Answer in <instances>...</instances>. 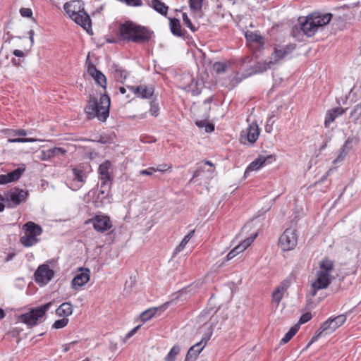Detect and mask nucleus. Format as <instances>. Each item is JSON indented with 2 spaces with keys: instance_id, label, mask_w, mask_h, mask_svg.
<instances>
[{
  "instance_id": "nucleus-9",
  "label": "nucleus",
  "mask_w": 361,
  "mask_h": 361,
  "mask_svg": "<svg viewBox=\"0 0 361 361\" xmlns=\"http://www.w3.org/2000/svg\"><path fill=\"white\" fill-rule=\"evenodd\" d=\"M27 195V191L23 189L15 188L6 194V200L9 207H15L21 202H25Z\"/></svg>"
},
{
  "instance_id": "nucleus-17",
  "label": "nucleus",
  "mask_w": 361,
  "mask_h": 361,
  "mask_svg": "<svg viewBox=\"0 0 361 361\" xmlns=\"http://www.w3.org/2000/svg\"><path fill=\"white\" fill-rule=\"evenodd\" d=\"M137 97L148 99L154 94V88L152 86L139 85L137 87H128Z\"/></svg>"
},
{
  "instance_id": "nucleus-41",
  "label": "nucleus",
  "mask_w": 361,
  "mask_h": 361,
  "mask_svg": "<svg viewBox=\"0 0 361 361\" xmlns=\"http://www.w3.org/2000/svg\"><path fill=\"white\" fill-rule=\"evenodd\" d=\"M69 319L66 317H63L61 319H58L54 322L52 324V328L55 329H60L66 327L68 324Z\"/></svg>"
},
{
  "instance_id": "nucleus-10",
  "label": "nucleus",
  "mask_w": 361,
  "mask_h": 361,
  "mask_svg": "<svg viewBox=\"0 0 361 361\" xmlns=\"http://www.w3.org/2000/svg\"><path fill=\"white\" fill-rule=\"evenodd\" d=\"M276 160V157L273 154L267 156L260 155L253 161H252L247 167L245 171V176H249L250 173L254 171H258L262 167L270 164Z\"/></svg>"
},
{
  "instance_id": "nucleus-56",
  "label": "nucleus",
  "mask_w": 361,
  "mask_h": 361,
  "mask_svg": "<svg viewBox=\"0 0 361 361\" xmlns=\"http://www.w3.org/2000/svg\"><path fill=\"white\" fill-rule=\"evenodd\" d=\"M140 325L137 326L136 327H135L134 329H133L131 331H130L126 336V339H128L130 338L131 336H133L135 332L137 331V330L140 328Z\"/></svg>"
},
{
  "instance_id": "nucleus-28",
  "label": "nucleus",
  "mask_w": 361,
  "mask_h": 361,
  "mask_svg": "<svg viewBox=\"0 0 361 361\" xmlns=\"http://www.w3.org/2000/svg\"><path fill=\"white\" fill-rule=\"evenodd\" d=\"M349 118L353 123L361 125V102L354 106Z\"/></svg>"
},
{
  "instance_id": "nucleus-13",
  "label": "nucleus",
  "mask_w": 361,
  "mask_h": 361,
  "mask_svg": "<svg viewBox=\"0 0 361 361\" xmlns=\"http://www.w3.org/2000/svg\"><path fill=\"white\" fill-rule=\"evenodd\" d=\"M295 45L289 44L286 46H276L270 56V63H276L281 59H283L288 55L290 54L295 49Z\"/></svg>"
},
{
  "instance_id": "nucleus-49",
  "label": "nucleus",
  "mask_w": 361,
  "mask_h": 361,
  "mask_svg": "<svg viewBox=\"0 0 361 361\" xmlns=\"http://www.w3.org/2000/svg\"><path fill=\"white\" fill-rule=\"evenodd\" d=\"M312 319V314L310 312L303 314L299 319V325L305 324Z\"/></svg>"
},
{
  "instance_id": "nucleus-5",
  "label": "nucleus",
  "mask_w": 361,
  "mask_h": 361,
  "mask_svg": "<svg viewBox=\"0 0 361 361\" xmlns=\"http://www.w3.org/2000/svg\"><path fill=\"white\" fill-rule=\"evenodd\" d=\"M52 302H49L41 306L32 308L30 310L19 317V321L29 327H33L44 320L47 312L52 306Z\"/></svg>"
},
{
  "instance_id": "nucleus-40",
  "label": "nucleus",
  "mask_w": 361,
  "mask_h": 361,
  "mask_svg": "<svg viewBox=\"0 0 361 361\" xmlns=\"http://www.w3.org/2000/svg\"><path fill=\"white\" fill-rule=\"evenodd\" d=\"M92 78L94 79L96 82L97 84H99L101 87H106V79L105 75L103 73H102V72L98 71L97 73V74L93 75Z\"/></svg>"
},
{
  "instance_id": "nucleus-44",
  "label": "nucleus",
  "mask_w": 361,
  "mask_h": 361,
  "mask_svg": "<svg viewBox=\"0 0 361 361\" xmlns=\"http://www.w3.org/2000/svg\"><path fill=\"white\" fill-rule=\"evenodd\" d=\"M203 0H190V8L193 11H200L202 6Z\"/></svg>"
},
{
  "instance_id": "nucleus-53",
  "label": "nucleus",
  "mask_w": 361,
  "mask_h": 361,
  "mask_svg": "<svg viewBox=\"0 0 361 361\" xmlns=\"http://www.w3.org/2000/svg\"><path fill=\"white\" fill-rule=\"evenodd\" d=\"M99 71L96 68V67L92 64L90 63L87 67V72L89 74L93 77Z\"/></svg>"
},
{
  "instance_id": "nucleus-2",
  "label": "nucleus",
  "mask_w": 361,
  "mask_h": 361,
  "mask_svg": "<svg viewBox=\"0 0 361 361\" xmlns=\"http://www.w3.org/2000/svg\"><path fill=\"white\" fill-rule=\"evenodd\" d=\"M84 6V1L82 0H72L63 4V9L73 20L88 32L91 30L92 22L90 16L85 11Z\"/></svg>"
},
{
  "instance_id": "nucleus-55",
  "label": "nucleus",
  "mask_w": 361,
  "mask_h": 361,
  "mask_svg": "<svg viewBox=\"0 0 361 361\" xmlns=\"http://www.w3.org/2000/svg\"><path fill=\"white\" fill-rule=\"evenodd\" d=\"M13 55L18 58H24L25 57V53L19 49H15L13 52Z\"/></svg>"
},
{
  "instance_id": "nucleus-52",
  "label": "nucleus",
  "mask_w": 361,
  "mask_h": 361,
  "mask_svg": "<svg viewBox=\"0 0 361 361\" xmlns=\"http://www.w3.org/2000/svg\"><path fill=\"white\" fill-rule=\"evenodd\" d=\"M155 172L154 167H149L147 169L141 170L140 171V175L143 176H152Z\"/></svg>"
},
{
  "instance_id": "nucleus-27",
  "label": "nucleus",
  "mask_w": 361,
  "mask_h": 361,
  "mask_svg": "<svg viewBox=\"0 0 361 361\" xmlns=\"http://www.w3.org/2000/svg\"><path fill=\"white\" fill-rule=\"evenodd\" d=\"M334 269V262L328 257H325L319 262V270L322 273L331 274Z\"/></svg>"
},
{
  "instance_id": "nucleus-24",
  "label": "nucleus",
  "mask_w": 361,
  "mask_h": 361,
  "mask_svg": "<svg viewBox=\"0 0 361 361\" xmlns=\"http://www.w3.org/2000/svg\"><path fill=\"white\" fill-rule=\"evenodd\" d=\"M204 346L205 343L203 344V341H201L200 342L190 347L186 355L185 361H190L196 359Z\"/></svg>"
},
{
  "instance_id": "nucleus-20",
  "label": "nucleus",
  "mask_w": 361,
  "mask_h": 361,
  "mask_svg": "<svg viewBox=\"0 0 361 361\" xmlns=\"http://www.w3.org/2000/svg\"><path fill=\"white\" fill-rule=\"evenodd\" d=\"M111 167V164L109 161H105L99 166V178L100 181H103V185L107 184L108 182H111V178L109 170Z\"/></svg>"
},
{
  "instance_id": "nucleus-38",
  "label": "nucleus",
  "mask_w": 361,
  "mask_h": 361,
  "mask_svg": "<svg viewBox=\"0 0 361 361\" xmlns=\"http://www.w3.org/2000/svg\"><path fill=\"white\" fill-rule=\"evenodd\" d=\"M111 185V182H108L107 184L103 185V181H100L98 197L100 195H102V198L107 197L110 191Z\"/></svg>"
},
{
  "instance_id": "nucleus-7",
  "label": "nucleus",
  "mask_w": 361,
  "mask_h": 361,
  "mask_svg": "<svg viewBox=\"0 0 361 361\" xmlns=\"http://www.w3.org/2000/svg\"><path fill=\"white\" fill-rule=\"evenodd\" d=\"M72 176L68 179L67 185L73 190H79L85 183L87 175L82 166L71 168Z\"/></svg>"
},
{
  "instance_id": "nucleus-22",
  "label": "nucleus",
  "mask_w": 361,
  "mask_h": 361,
  "mask_svg": "<svg viewBox=\"0 0 361 361\" xmlns=\"http://www.w3.org/2000/svg\"><path fill=\"white\" fill-rule=\"evenodd\" d=\"M246 39L250 46H255L257 49L262 48L264 41L262 37L256 32H250L245 35Z\"/></svg>"
},
{
  "instance_id": "nucleus-34",
  "label": "nucleus",
  "mask_w": 361,
  "mask_h": 361,
  "mask_svg": "<svg viewBox=\"0 0 361 361\" xmlns=\"http://www.w3.org/2000/svg\"><path fill=\"white\" fill-rule=\"evenodd\" d=\"M161 310V307L149 308V309L144 311L141 314L140 319L143 322L148 321L149 319L152 318L159 310Z\"/></svg>"
},
{
  "instance_id": "nucleus-8",
  "label": "nucleus",
  "mask_w": 361,
  "mask_h": 361,
  "mask_svg": "<svg viewBox=\"0 0 361 361\" xmlns=\"http://www.w3.org/2000/svg\"><path fill=\"white\" fill-rule=\"evenodd\" d=\"M297 245V236L295 230L288 228L279 238V245L283 251L293 250Z\"/></svg>"
},
{
  "instance_id": "nucleus-19",
  "label": "nucleus",
  "mask_w": 361,
  "mask_h": 361,
  "mask_svg": "<svg viewBox=\"0 0 361 361\" xmlns=\"http://www.w3.org/2000/svg\"><path fill=\"white\" fill-rule=\"evenodd\" d=\"M243 133L246 136L247 140L250 143H255L259 135V128L257 123H251L246 129V130L242 132L241 137L243 136Z\"/></svg>"
},
{
  "instance_id": "nucleus-50",
  "label": "nucleus",
  "mask_w": 361,
  "mask_h": 361,
  "mask_svg": "<svg viewBox=\"0 0 361 361\" xmlns=\"http://www.w3.org/2000/svg\"><path fill=\"white\" fill-rule=\"evenodd\" d=\"M20 13L23 17L30 18L32 16V11L28 8H21L20 9Z\"/></svg>"
},
{
  "instance_id": "nucleus-45",
  "label": "nucleus",
  "mask_w": 361,
  "mask_h": 361,
  "mask_svg": "<svg viewBox=\"0 0 361 361\" xmlns=\"http://www.w3.org/2000/svg\"><path fill=\"white\" fill-rule=\"evenodd\" d=\"M172 166L168 164H159L157 167H154L155 172H165L168 170H171Z\"/></svg>"
},
{
  "instance_id": "nucleus-54",
  "label": "nucleus",
  "mask_w": 361,
  "mask_h": 361,
  "mask_svg": "<svg viewBox=\"0 0 361 361\" xmlns=\"http://www.w3.org/2000/svg\"><path fill=\"white\" fill-rule=\"evenodd\" d=\"M205 131L207 133H211L214 130V126L212 123H207L204 126Z\"/></svg>"
},
{
  "instance_id": "nucleus-1",
  "label": "nucleus",
  "mask_w": 361,
  "mask_h": 361,
  "mask_svg": "<svg viewBox=\"0 0 361 361\" xmlns=\"http://www.w3.org/2000/svg\"><path fill=\"white\" fill-rule=\"evenodd\" d=\"M120 36L133 42L143 44L148 42L152 32L146 27L137 25L132 21L123 23L119 27Z\"/></svg>"
},
{
  "instance_id": "nucleus-48",
  "label": "nucleus",
  "mask_w": 361,
  "mask_h": 361,
  "mask_svg": "<svg viewBox=\"0 0 361 361\" xmlns=\"http://www.w3.org/2000/svg\"><path fill=\"white\" fill-rule=\"evenodd\" d=\"M9 135H18V136H25L27 135V132L23 129L18 130H10Z\"/></svg>"
},
{
  "instance_id": "nucleus-29",
  "label": "nucleus",
  "mask_w": 361,
  "mask_h": 361,
  "mask_svg": "<svg viewBox=\"0 0 361 361\" xmlns=\"http://www.w3.org/2000/svg\"><path fill=\"white\" fill-rule=\"evenodd\" d=\"M39 240L35 235L27 234L25 233V235L21 236L20 242L25 247H31L38 243Z\"/></svg>"
},
{
  "instance_id": "nucleus-46",
  "label": "nucleus",
  "mask_w": 361,
  "mask_h": 361,
  "mask_svg": "<svg viewBox=\"0 0 361 361\" xmlns=\"http://www.w3.org/2000/svg\"><path fill=\"white\" fill-rule=\"evenodd\" d=\"M183 20L185 25L188 27H189L192 32H195L196 30V29L195 28L194 25H192L190 18H188V15L185 13L183 14Z\"/></svg>"
},
{
  "instance_id": "nucleus-58",
  "label": "nucleus",
  "mask_w": 361,
  "mask_h": 361,
  "mask_svg": "<svg viewBox=\"0 0 361 361\" xmlns=\"http://www.w3.org/2000/svg\"><path fill=\"white\" fill-rule=\"evenodd\" d=\"M207 123V120H202V121H195L196 126H198L199 128L204 127V126L206 125Z\"/></svg>"
},
{
  "instance_id": "nucleus-25",
  "label": "nucleus",
  "mask_w": 361,
  "mask_h": 361,
  "mask_svg": "<svg viewBox=\"0 0 361 361\" xmlns=\"http://www.w3.org/2000/svg\"><path fill=\"white\" fill-rule=\"evenodd\" d=\"M73 311V307L71 303L63 302L56 310V314L59 317L68 318V316L72 314Z\"/></svg>"
},
{
  "instance_id": "nucleus-61",
  "label": "nucleus",
  "mask_w": 361,
  "mask_h": 361,
  "mask_svg": "<svg viewBox=\"0 0 361 361\" xmlns=\"http://www.w3.org/2000/svg\"><path fill=\"white\" fill-rule=\"evenodd\" d=\"M200 174V171L198 170H196L195 172H194V174H193V177L190 180V181H192V180L195 178V177H197Z\"/></svg>"
},
{
  "instance_id": "nucleus-15",
  "label": "nucleus",
  "mask_w": 361,
  "mask_h": 361,
  "mask_svg": "<svg viewBox=\"0 0 361 361\" xmlns=\"http://www.w3.org/2000/svg\"><path fill=\"white\" fill-rule=\"evenodd\" d=\"M90 271L87 268H80V273L77 274L71 281L72 288L78 290L85 285L90 280Z\"/></svg>"
},
{
  "instance_id": "nucleus-12",
  "label": "nucleus",
  "mask_w": 361,
  "mask_h": 361,
  "mask_svg": "<svg viewBox=\"0 0 361 361\" xmlns=\"http://www.w3.org/2000/svg\"><path fill=\"white\" fill-rule=\"evenodd\" d=\"M334 279L331 274H324L317 271L315 281L312 283L313 291L311 295L314 296L317 291L321 289L326 288Z\"/></svg>"
},
{
  "instance_id": "nucleus-62",
  "label": "nucleus",
  "mask_w": 361,
  "mask_h": 361,
  "mask_svg": "<svg viewBox=\"0 0 361 361\" xmlns=\"http://www.w3.org/2000/svg\"><path fill=\"white\" fill-rule=\"evenodd\" d=\"M5 205L3 204V202H0V212H3L4 210Z\"/></svg>"
},
{
  "instance_id": "nucleus-14",
  "label": "nucleus",
  "mask_w": 361,
  "mask_h": 361,
  "mask_svg": "<svg viewBox=\"0 0 361 361\" xmlns=\"http://www.w3.org/2000/svg\"><path fill=\"white\" fill-rule=\"evenodd\" d=\"M89 221L92 222L94 228L99 232H105L111 228V223L109 216L105 215H96Z\"/></svg>"
},
{
  "instance_id": "nucleus-35",
  "label": "nucleus",
  "mask_w": 361,
  "mask_h": 361,
  "mask_svg": "<svg viewBox=\"0 0 361 361\" xmlns=\"http://www.w3.org/2000/svg\"><path fill=\"white\" fill-rule=\"evenodd\" d=\"M152 6L158 13L166 15L167 13L168 7L159 0H153Z\"/></svg>"
},
{
  "instance_id": "nucleus-31",
  "label": "nucleus",
  "mask_w": 361,
  "mask_h": 361,
  "mask_svg": "<svg viewBox=\"0 0 361 361\" xmlns=\"http://www.w3.org/2000/svg\"><path fill=\"white\" fill-rule=\"evenodd\" d=\"M170 29L173 35L181 37L183 33L181 30L180 20L177 18L170 19Z\"/></svg>"
},
{
  "instance_id": "nucleus-42",
  "label": "nucleus",
  "mask_w": 361,
  "mask_h": 361,
  "mask_svg": "<svg viewBox=\"0 0 361 361\" xmlns=\"http://www.w3.org/2000/svg\"><path fill=\"white\" fill-rule=\"evenodd\" d=\"M214 71L218 74L224 73L227 69V65L225 63L215 62L213 65Z\"/></svg>"
},
{
  "instance_id": "nucleus-26",
  "label": "nucleus",
  "mask_w": 361,
  "mask_h": 361,
  "mask_svg": "<svg viewBox=\"0 0 361 361\" xmlns=\"http://www.w3.org/2000/svg\"><path fill=\"white\" fill-rule=\"evenodd\" d=\"M25 233L38 236L42 233L41 226L32 221H28L24 225Z\"/></svg>"
},
{
  "instance_id": "nucleus-33",
  "label": "nucleus",
  "mask_w": 361,
  "mask_h": 361,
  "mask_svg": "<svg viewBox=\"0 0 361 361\" xmlns=\"http://www.w3.org/2000/svg\"><path fill=\"white\" fill-rule=\"evenodd\" d=\"M299 324H295L293 326H292L289 331L285 334L283 338H281L280 343L281 344H286L287 343L298 331L299 330Z\"/></svg>"
},
{
  "instance_id": "nucleus-59",
  "label": "nucleus",
  "mask_w": 361,
  "mask_h": 361,
  "mask_svg": "<svg viewBox=\"0 0 361 361\" xmlns=\"http://www.w3.org/2000/svg\"><path fill=\"white\" fill-rule=\"evenodd\" d=\"M12 63H13L14 66H16L17 67L20 66V62L14 58L12 59Z\"/></svg>"
},
{
  "instance_id": "nucleus-37",
  "label": "nucleus",
  "mask_w": 361,
  "mask_h": 361,
  "mask_svg": "<svg viewBox=\"0 0 361 361\" xmlns=\"http://www.w3.org/2000/svg\"><path fill=\"white\" fill-rule=\"evenodd\" d=\"M273 63H270V60L269 61H259L255 65V73H263L270 68L271 65Z\"/></svg>"
},
{
  "instance_id": "nucleus-11",
  "label": "nucleus",
  "mask_w": 361,
  "mask_h": 361,
  "mask_svg": "<svg viewBox=\"0 0 361 361\" xmlns=\"http://www.w3.org/2000/svg\"><path fill=\"white\" fill-rule=\"evenodd\" d=\"M54 271L47 264L40 265L35 272V280L40 285L47 284L53 278Z\"/></svg>"
},
{
  "instance_id": "nucleus-21",
  "label": "nucleus",
  "mask_w": 361,
  "mask_h": 361,
  "mask_svg": "<svg viewBox=\"0 0 361 361\" xmlns=\"http://www.w3.org/2000/svg\"><path fill=\"white\" fill-rule=\"evenodd\" d=\"M346 109H343L342 107H336L328 111L324 123V126L326 128H329L330 124L333 123L338 116H341L345 112Z\"/></svg>"
},
{
  "instance_id": "nucleus-47",
  "label": "nucleus",
  "mask_w": 361,
  "mask_h": 361,
  "mask_svg": "<svg viewBox=\"0 0 361 361\" xmlns=\"http://www.w3.org/2000/svg\"><path fill=\"white\" fill-rule=\"evenodd\" d=\"M36 140L33 138H13V139H8V142L11 143H15V142H35Z\"/></svg>"
},
{
  "instance_id": "nucleus-36",
  "label": "nucleus",
  "mask_w": 361,
  "mask_h": 361,
  "mask_svg": "<svg viewBox=\"0 0 361 361\" xmlns=\"http://www.w3.org/2000/svg\"><path fill=\"white\" fill-rule=\"evenodd\" d=\"M180 351V348L179 345H176L172 347L169 353L166 355L164 360L165 361H174L176 360V356L179 354Z\"/></svg>"
},
{
  "instance_id": "nucleus-6",
  "label": "nucleus",
  "mask_w": 361,
  "mask_h": 361,
  "mask_svg": "<svg viewBox=\"0 0 361 361\" xmlns=\"http://www.w3.org/2000/svg\"><path fill=\"white\" fill-rule=\"evenodd\" d=\"M346 320L345 314H340L334 318H329L322 324L320 328L316 331L307 344L308 348L312 343L317 341L320 337L326 336L334 332L338 327L344 324Z\"/></svg>"
},
{
  "instance_id": "nucleus-32",
  "label": "nucleus",
  "mask_w": 361,
  "mask_h": 361,
  "mask_svg": "<svg viewBox=\"0 0 361 361\" xmlns=\"http://www.w3.org/2000/svg\"><path fill=\"white\" fill-rule=\"evenodd\" d=\"M194 233H195V230H192L183 238V239L180 243V244L175 248L173 255H176V254L179 253L185 248V247L186 246L188 243L190 241V240L193 236Z\"/></svg>"
},
{
  "instance_id": "nucleus-16",
  "label": "nucleus",
  "mask_w": 361,
  "mask_h": 361,
  "mask_svg": "<svg viewBox=\"0 0 361 361\" xmlns=\"http://www.w3.org/2000/svg\"><path fill=\"white\" fill-rule=\"evenodd\" d=\"M257 236V233H255L253 236L246 238L243 242L235 246L228 253L226 256L227 260L232 259L237 255L246 250L253 243Z\"/></svg>"
},
{
  "instance_id": "nucleus-57",
  "label": "nucleus",
  "mask_w": 361,
  "mask_h": 361,
  "mask_svg": "<svg viewBox=\"0 0 361 361\" xmlns=\"http://www.w3.org/2000/svg\"><path fill=\"white\" fill-rule=\"evenodd\" d=\"M77 343H78L77 341H73L71 343L65 344L63 345V351L64 352H68L71 349V345H74V344H76Z\"/></svg>"
},
{
  "instance_id": "nucleus-39",
  "label": "nucleus",
  "mask_w": 361,
  "mask_h": 361,
  "mask_svg": "<svg viewBox=\"0 0 361 361\" xmlns=\"http://www.w3.org/2000/svg\"><path fill=\"white\" fill-rule=\"evenodd\" d=\"M128 73L126 71L121 68H116L114 71V75L115 79L121 82H123L128 77Z\"/></svg>"
},
{
  "instance_id": "nucleus-3",
  "label": "nucleus",
  "mask_w": 361,
  "mask_h": 361,
  "mask_svg": "<svg viewBox=\"0 0 361 361\" xmlns=\"http://www.w3.org/2000/svg\"><path fill=\"white\" fill-rule=\"evenodd\" d=\"M110 98L102 94L99 102L94 97H90L85 112L89 118H97L100 121H105L109 115Z\"/></svg>"
},
{
  "instance_id": "nucleus-23",
  "label": "nucleus",
  "mask_w": 361,
  "mask_h": 361,
  "mask_svg": "<svg viewBox=\"0 0 361 361\" xmlns=\"http://www.w3.org/2000/svg\"><path fill=\"white\" fill-rule=\"evenodd\" d=\"M290 286V283L288 281L285 280L281 283V284L274 290L272 293L273 300L279 304L285 293V291L288 289Z\"/></svg>"
},
{
  "instance_id": "nucleus-18",
  "label": "nucleus",
  "mask_w": 361,
  "mask_h": 361,
  "mask_svg": "<svg viewBox=\"0 0 361 361\" xmlns=\"http://www.w3.org/2000/svg\"><path fill=\"white\" fill-rule=\"evenodd\" d=\"M24 171L25 168H18L11 172L7 173L6 174L0 175V185L6 184L18 180Z\"/></svg>"
},
{
  "instance_id": "nucleus-30",
  "label": "nucleus",
  "mask_w": 361,
  "mask_h": 361,
  "mask_svg": "<svg viewBox=\"0 0 361 361\" xmlns=\"http://www.w3.org/2000/svg\"><path fill=\"white\" fill-rule=\"evenodd\" d=\"M353 137H348L346 140L344 145L341 149L339 155L335 159L334 162L341 161L345 158V157L347 155V154L348 153L349 150L351 148V146L350 145L353 142Z\"/></svg>"
},
{
  "instance_id": "nucleus-63",
  "label": "nucleus",
  "mask_w": 361,
  "mask_h": 361,
  "mask_svg": "<svg viewBox=\"0 0 361 361\" xmlns=\"http://www.w3.org/2000/svg\"><path fill=\"white\" fill-rule=\"evenodd\" d=\"M119 90H120V92H121V94H125V93H126V88H125V87H121L119 88Z\"/></svg>"
},
{
  "instance_id": "nucleus-64",
  "label": "nucleus",
  "mask_w": 361,
  "mask_h": 361,
  "mask_svg": "<svg viewBox=\"0 0 361 361\" xmlns=\"http://www.w3.org/2000/svg\"><path fill=\"white\" fill-rule=\"evenodd\" d=\"M34 34H35V32H34V31L32 30H30L29 32H28L29 37H34Z\"/></svg>"
},
{
  "instance_id": "nucleus-4",
  "label": "nucleus",
  "mask_w": 361,
  "mask_h": 361,
  "mask_svg": "<svg viewBox=\"0 0 361 361\" xmlns=\"http://www.w3.org/2000/svg\"><path fill=\"white\" fill-rule=\"evenodd\" d=\"M331 18V13L314 12L308 15L304 22L300 23V28L306 36L312 37L319 27L327 25Z\"/></svg>"
},
{
  "instance_id": "nucleus-51",
  "label": "nucleus",
  "mask_w": 361,
  "mask_h": 361,
  "mask_svg": "<svg viewBox=\"0 0 361 361\" xmlns=\"http://www.w3.org/2000/svg\"><path fill=\"white\" fill-rule=\"evenodd\" d=\"M159 108L157 104L154 102L151 103L150 112L152 116H157L158 115Z\"/></svg>"
},
{
  "instance_id": "nucleus-60",
  "label": "nucleus",
  "mask_w": 361,
  "mask_h": 361,
  "mask_svg": "<svg viewBox=\"0 0 361 361\" xmlns=\"http://www.w3.org/2000/svg\"><path fill=\"white\" fill-rule=\"evenodd\" d=\"M5 312L4 310L0 308V319H3L5 317Z\"/></svg>"
},
{
  "instance_id": "nucleus-43",
  "label": "nucleus",
  "mask_w": 361,
  "mask_h": 361,
  "mask_svg": "<svg viewBox=\"0 0 361 361\" xmlns=\"http://www.w3.org/2000/svg\"><path fill=\"white\" fill-rule=\"evenodd\" d=\"M49 157H55L66 153V150L62 147H54L47 151Z\"/></svg>"
}]
</instances>
